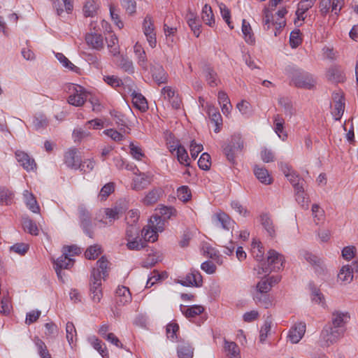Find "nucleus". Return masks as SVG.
Returning <instances> with one entry per match:
<instances>
[{
  "instance_id": "obj_12",
  "label": "nucleus",
  "mask_w": 358,
  "mask_h": 358,
  "mask_svg": "<svg viewBox=\"0 0 358 358\" xmlns=\"http://www.w3.org/2000/svg\"><path fill=\"white\" fill-rule=\"evenodd\" d=\"M350 319V315L348 312H341L335 310L331 314V326L336 329H339L345 331V324Z\"/></svg>"
},
{
  "instance_id": "obj_40",
  "label": "nucleus",
  "mask_w": 358,
  "mask_h": 358,
  "mask_svg": "<svg viewBox=\"0 0 358 358\" xmlns=\"http://www.w3.org/2000/svg\"><path fill=\"white\" fill-rule=\"evenodd\" d=\"M201 18L203 21L210 27H213L215 24V17L213 10L208 4H205L203 7Z\"/></svg>"
},
{
  "instance_id": "obj_54",
  "label": "nucleus",
  "mask_w": 358,
  "mask_h": 358,
  "mask_svg": "<svg viewBox=\"0 0 358 358\" xmlns=\"http://www.w3.org/2000/svg\"><path fill=\"white\" fill-rule=\"evenodd\" d=\"M134 52L135 55L137 57L138 63L139 65L144 67L145 64V52L142 46L138 44V43H136L134 46Z\"/></svg>"
},
{
  "instance_id": "obj_52",
  "label": "nucleus",
  "mask_w": 358,
  "mask_h": 358,
  "mask_svg": "<svg viewBox=\"0 0 358 358\" xmlns=\"http://www.w3.org/2000/svg\"><path fill=\"white\" fill-rule=\"evenodd\" d=\"M224 350L230 358H238L239 349L236 343L225 341Z\"/></svg>"
},
{
  "instance_id": "obj_45",
  "label": "nucleus",
  "mask_w": 358,
  "mask_h": 358,
  "mask_svg": "<svg viewBox=\"0 0 358 358\" xmlns=\"http://www.w3.org/2000/svg\"><path fill=\"white\" fill-rule=\"evenodd\" d=\"M164 138L169 151L171 153H173V152L176 150V148L180 145V141L176 139L174 135L169 131H166L164 133Z\"/></svg>"
},
{
  "instance_id": "obj_55",
  "label": "nucleus",
  "mask_w": 358,
  "mask_h": 358,
  "mask_svg": "<svg viewBox=\"0 0 358 358\" xmlns=\"http://www.w3.org/2000/svg\"><path fill=\"white\" fill-rule=\"evenodd\" d=\"M287 13V10L285 8L280 9L277 13V19L275 21V29L277 30L281 29L286 24V22L284 20L285 15Z\"/></svg>"
},
{
  "instance_id": "obj_26",
  "label": "nucleus",
  "mask_w": 358,
  "mask_h": 358,
  "mask_svg": "<svg viewBox=\"0 0 358 358\" xmlns=\"http://www.w3.org/2000/svg\"><path fill=\"white\" fill-rule=\"evenodd\" d=\"M158 216L159 219L169 221L173 217H176L178 215L177 210L173 206L165 205H158Z\"/></svg>"
},
{
  "instance_id": "obj_50",
  "label": "nucleus",
  "mask_w": 358,
  "mask_h": 358,
  "mask_svg": "<svg viewBox=\"0 0 358 358\" xmlns=\"http://www.w3.org/2000/svg\"><path fill=\"white\" fill-rule=\"evenodd\" d=\"M56 58L59 61L64 67L73 71L78 72L80 70L78 67L75 66L67 57H66L62 53H57L55 55Z\"/></svg>"
},
{
  "instance_id": "obj_64",
  "label": "nucleus",
  "mask_w": 358,
  "mask_h": 358,
  "mask_svg": "<svg viewBox=\"0 0 358 358\" xmlns=\"http://www.w3.org/2000/svg\"><path fill=\"white\" fill-rule=\"evenodd\" d=\"M140 212L137 209L131 210L127 213L126 221L127 224L135 225L139 219Z\"/></svg>"
},
{
  "instance_id": "obj_31",
  "label": "nucleus",
  "mask_w": 358,
  "mask_h": 358,
  "mask_svg": "<svg viewBox=\"0 0 358 358\" xmlns=\"http://www.w3.org/2000/svg\"><path fill=\"white\" fill-rule=\"evenodd\" d=\"M254 173L257 178L263 184L270 185L273 179L268 173V171L264 167L255 166L254 167Z\"/></svg>"
},
{
  "instance_id": "obj_44",
  "label": "nucleus",
  "mask_w": 358,
  "mask_h": 358,
  "mask_svg": "<svg viewBox=\"0 0 358 358\" xmlns=\"http://www.w3.org/2000/svg\"><path fill=\"white\" fill-rule=\"evenodd\" d=\"M169 17H166L164 24V31L166 38L167 43H173L174 41V34L176 31V27H173L170 23Z\"/></svg>"
},
{
  "instance_id": "obj_36",
  "label": "nucleus",
  "mask_w": 358,
  "mask_h": 358,
  "mask_svg": "<svg viewBox=\"0 0 358 358\" xmlns=\"http://www.w3.org/2000/svg\"><path fill=\"white\" fill-rule=\"evenodd\" d=\"M48 123L46 116L43 113H36L33 117L32 124L36 131L45 129Z\"/></svg>"
},
{
  "instance_id": "obj_21",
  "label": "nucleus",
  "mask_w": 358,
  "mask_h": 358,
  "mask_svg": "<svg viewBox=\"0 0 358 358\" xmlns=\"http://www.w3.org/2000/svg\"><path fill=\"white\" fill-rule=\"evenodd\" d=\"M64 162L69 167L78 169L81 162V158L78 155V150L76 148L69 149L65 153Z\"/></svg>"
},
{
  "instance_id": "obj_5",
  "label": "nucleus",
  "mask_w": 358,
  "mask_h": 358,
  "mask_svg": "<svg viewBox=\"0 0 358 358\" xmlns=\"http://www.w3.org/2000/svg\"><path fill=\"white\" fill-rule=\"evenodd\" d=\"M344 4L345 0H319V11L322 16H326L330 11L338 15Z\"/></svg>"
},
{
  "instance_id": "obj_6",
  "label": "nucleus",
  "mask_w": 358,
  "mask_h": 358,
  "mask_svg": "<svg viewBox=\"0 0 358 358\" xmlns=\"http://www.w3.org/2000/svg\"><path fill=\"white\" fill-rule=\"evenodd\" d=\"M243 148V141L239 135H234L231 137V142L223 146V151L227 159L234 163L235 155L238 151H241Z\"/></svg>"
},
{
  "instance_id": "obj_30",
  "label": "nucleus",
  "mask_w": 358,
  "mask_h": 358,
  "mask_svg": "<svg viewBox=\"0 0 358 358\" xmlns=\"http://www.w3.org/2000/svg\"><path fill=\"white\" fill-rule=\"evenodd\" d=\"M259 218L261 224L268 234L272 238L274 237L275 236V229L271 217L266 213H263Z\"/></svg>"
},
{
  "instance_id": "obj_41",
  "label": "nucleus",
  "mask_w": 358,
  "mask_h": 358,
  "mask_svg": "<svg viewBox=\"0 0 358 358\" xmlns=\"http://www.w3.org/2000/svg\"><path fill=\"white\" fill-rule=\"evenodd\" d=\"M33 341L41 358H52L45 343L41 339L36 336Z\"/></svg>"
},
{
  "instance_id": "obj_43",
  "label": "nucleus",
  "mask_w": 358,
  "mask_h": 358,
  "mask_svg": "<svg viewBox=\"0 0 358 358\" xmlns=\"http://www.w3.org/2000/svg\"><path fill=\"white\" fill-rule=\"evenodd\" d=\"M98 0H87L84 6L83 12L86 17H93L99 8Z\"/></svg>"
},
{
  "instance_id": "obj_14",
  "label": "nucleus",
  "mask_w": 358,
  "mask_h": 358,
  "mask_svg": "<svg viewBox=\"0 0 358 358\" xmlns=\"http://www.w3.org/2000/svg\"><path fill=\"white\" fill-rule=\"evenodd\" d=\"M334 106L331 114L336 120H340L345 110V98L339 93L333 94Z\"/></svg>"
},
{
  "instance_id": "obj_25",
  "label": "nucleus",
  "mask_w": 358,
  "mask_h": 358,
  "mask_svg": "<svg viewBox=\"0 0 358 358\" xmlns=\"http://www.w3.org/2000/svg\"><path fill=\"white\" fill-rule=\"evenodd\" d=\"M116 300L119 305H125L131 301V294L128 287H118L116 289Z\"/></svg>"
},
{
  "instance_id": "obj_16",
  "label": "nucleus",
  "mask_w": 358,
  "mask_h": 358,
  "mask_svg": "<svg viewBox=\"0 0 358 358\" xmlns=\"http://www.w3.org/2000/svg\"><path fill=\"white\" fill-rule=\"evenodd\" d=\"M306 324L304 322H298L292 326L288 334V338L292 343H298L306 332Z\"/></svg>"
},
{
  "instance_id": "obj_58",
  "label": "nucleus",
  "mask_w": 358,
  "mask_h": 358,
  "mask_svg": "<svg viewBox=\"0 0 358 358\" xmlns=\"http://www.w3.org/2000/svg\"><path fill=\"white\" fill-rule=\"evenodd\" d=\"M198 165L199 168L203 170H209L211 165V158L210 155L207 152L203 153L198 161Z\"/></svg>"
},
{
  "instance_id": "obj_10",
  "label": "nucleus",
  "mask_w": 358,
  "mask_h": 358,
  "mask_svg": "<svg viewBox=\"0 0 358 358\" xmlns=\"http://www.w3.org/2000/svg\"><path fill=\"white\" fill-rule=\"evenodd\" d=\"M143 29L149 45L155 48L157 44L155 20L149 15H147L144 19Z\"/></svg>"
},
{
  "instance_id": "obj_61",
  "label": "nucleus",
  "mask_w": 358,
  "mask_h": 358,
  "mask_svg": "<svg viewBox=\"0 0 358 358\" xmlns=\"http://www.w3.org/2000/svg\"><path fill=\"white\" fill-rule=\"evenodd\" d=\"M179 330V326L177 323L171 322L167 324L166 331L168 338L175 341L177 338L176 333Z\"/></svg>"
},
{
  "instance_id": "obj_11",
  "label": "nucleus",
  "mask_w": 358,
  "mask_h": 358,
  "mask_svg": "<svg viewBox=\"0 0 358 358\" xmlns=\"http://www.w3.org/2000/svg\"><path fill=\"white\" fill-rule=\"evenodd\" d=\"M73 259L71 257H67L66 255H62L58 257L56 260H54V268L57 273L58 278L61 281H64L62 269H69L73 265Z\"/></svg>"
},
{
  "instance_id": "obj_63",
  "label": "nucleus",
  "mask_w": 358,
  "mask_h": 358,
  "mask_svg": "<svg viewBox=\"0 0 358 358\" xmlns=\"http://www.w3.org/2000/svg\"><path fill=\"white\" fill-rule=\"evenodd\" d=\"M113 191L114 183L108 182L101 189L99 196L101 200H106Z\"/></svg>"
},
{
  "instance_id": "obj_42",
  "label": "nucleus",
  "mask_w": 358,
  "mask_h": 358,
  "mask_svg": "<svg viewBox=\"0 0 358 358\" xmlns=\"http://www.w3.org/2000/svg\"><path fill=\"white\" fill-rule=\"evenodd\" d=\"M251 252L256 260L259 262V265L263 263L264 250L261 242L253 241L252 243Z\"/></svg>"
},
{
  "instance_id": "obj_35",
  "label": "nucleus",
  "mask_w": 358,
  "mask_h": 358,
  "mask_svg": "<svg viewBox=\"0 0 358 358\" xmlns=\"http://www.w3.org/2000/svg\"><path fill=\"white\" fill-rule=\"evenodd\" d=\"M242 32L244 36L245 42L248 44L252 45L255 42V38L254 33L251 28V26L248 22L245 19L242 21Z\"/></svg>"
},
{
  "instance_id": "obj_37",
  "label": "nucleus",
  "mask_w": 358,
  "mask_h": 358,
  "mask_svg": "<svg viewBox=\"0 0 358 358\" xmlns=\"http://www.w3.org/2000/svg\"><path fill=\"white\" fill-rule=\"evenodd\" d=\"M132 103L134 106L141 111H145L148 108V103L145 98L135 91L131 93Z\"/></svg>"
},
{
  "instance_id": "obj_1",
  "label": "nucleus",
  "mask_w": 358,
  "mask_h": 358,
  "mask_svg": "<svg viewBox=\"0 0 358 358\" xmlns=\"http://www.w3.org/2000/svg\"><path fill=\"white\" fill-rule=\"evenodd\" d=\"M157 215H152L148 221V224L141 230L142 239L138 237L127 240V246L129 250H138L144 248H152L148 243H155L157 241Z\"/></svg>"
},
{
  "instance_id": "obj_27",
  "label": "nucleus",
  "mask_w": 358,
  "mask_h": 358,
  "mask_svg": "<svg viewBox=\"0 0 358 358\" xmlns=\"http://www.w3.org/2000/svg\"><path fill=\"white\" fill-rule=\"evenodd\" d=\"M180 310L187 318L190 319L201 314L204 311V308L200 305L191 306L180 305Z\"/></svg>"
},
{
  "instance_id": "obj_46",
  "label": "nucleus",
  "mask_w": 358,
  "mask_h": 358,
  "mask_svg": "<svg viewBox=\"0 0 358 358\" xmlns=\"http://www.w3.org/2000/svg\"><path fill=\"white\" fill-rule=\"evenodd\" d=\"M177 353L179 358H192L194 349L188 343H182L178 346Z\"/></svg>"
},
{
  "instance_id": "obj_39",
  "label": "nucleus",
  "mask_w": 358,
  "mask_h": 358,
  "mask_svg": "<svg viewBox=\"0 0 358 358\" xmlns=\"http://www.w3.org/2000/svg\"><path fill=\"white\" fill-rule=\"evenodd\" d=\"M129 154L134 159L146 162L147 157L141 148L135 145L133 142H131L129 144Z\"/></svg>"
},
{
  "instance_id": "obj_3",
  "label": "nucleus",
  "mask_w": 358,
  "mask_h": 358,
  "mask_svg": "<svg viewBox=\"0 0 358 358\" xmlns=\"http://www.w3.org/2000/svg\"><path fill=\"white\" fill-rule=\"evenodd\" d=\"M292 82L296 87L305 89H311L315 85V80L312 75L300 69L294 71Z\"/></svg>"
},
{
  "instance_id": "obj_56",
  "label": "nucleus",
  "mask_w": 358,
  "mask_h": 358,
  "mask_svg": "<svg viewBox=\"0 0 358 358\" xmlns=\"http://www.w3.org/2000/svg\"><path fill=\"white\" fill-rule=\"evenodd\" d=\"M219 8H220V13H221V15H222L223 20L226 22V23L228 24V26L229 27V28L231 29H234V26L231 24L232 23L230 21L231 12L229 10V9L223 3H219Z\"/></svg>"
},
{
  "instance_id": "obj_20",
  "label": "nucleus",
  "mask_w": 358,
  "mask_h": 358,
  "mask_svg": "<svg viewBox=\"0 0 358 358\" xmlns=\"http://www.w3.org/2000/svg\"><path fill=\"white\" fill-rule=\"evenodd\" d=\"M85 41L88 46L96 50L104 47L103 38L101 34L90 32L85 35Z\"/></svg>"
},
{
  "instance_id": "obj_18",
  "label": "nucleus",
  "mask_w": 358,
  "mask_h": 358,
  "mask_svg": "<svg viewBox=\"0 0 358 358\" xmlns=\"http://www.w3.org/2000/svg\"><path fill=\"white\" fill-rule=\"evenodd\" d=\"M153 179L154 176L149 173H141L136 174L133 179V188L136 190L143 189L151 184Z\"/></svg>"
},
{
  "instance_id": "obj_4",
  "label": "nucleus",
  "mask_w": 358,
  "mask_h": 358,
  "mask_svg": "<svg viewBox=\"0 0 358 358\" xmlns=\"http://www.w3.org/2000/svg\"><path fill=\"white\" fill-rule=\"evenodd\" d=\"M344 331L331 325H326L320 334L322 345L329 346L336 343L344 335Z\"/></svg>"
},
{
  "instance_id": "obj_23",
  "label": "nucleus",
  "mask_w": 358,
  "mask_h": 358,
  "mask_svg": "<svg viewBox=\"0 0 358 358\" xmlns=\"http://www.w3.org/2000/svg\"><path fill=\"white\" fill-rule=\"evenodd\" d=\"M213 219L217 225L220 224L221 227L226 230H229L234 224V222L224 212L215 213Z\"/></svg>"
},
{
  "instance_id": "obj_17",
  "label": "nucleus",
  "mask_w": 358,
  "mask_h": 358,
  "mask_svg": "<svg viewBox=\"0 0 358 358\" xmlns=\"http://www.w3.org/2000/svg\"><path fill=\"white\" fill-rule=\"evenodd\" d=\"M79 217L80 220V226L84 232L90 238H92L93 230L89 212L85 208L80 207L79 208Z\"/></svg>"
},
{
  "instance_id": "obj_62",
  "label": "nucleus",
  "mask_w": 358,
  "mask_h": 358,
  "mask_svg": "<svg viewBox=\"0 0 358 358\" xmlns=\"http://www.w3.org/2000/svg\"><path fill=\"white\" fill-rule=\"evenodd\" d=\"M95 165L96 162L93 158L87 159L84 160L83 162L82 161L80 162V165L78 169L83 172L89 173L94 169Z\"/></svg>"
},
{
  "instance_id": "obj_53",
  "label": "nucleus",
  "mask_w": 358,
  "mask_h": 358,
  "mask_svg": "<svg viewBox=\"0 0 358 358\" xmlns=\"http://www.w3.org/2000/svg\"><path fill=\"white\" fill-rule=\"evenodd\" d=\"M286 178L293 185L294 189H299L304 185V180L300 178L295 172H292L290 174L287 175Z\"/></svg>"
},
{
  "instance_id": "obj_22",
  "label": "nucleus",
  "mask_w": 358,
  "mask_h": 358,
  "mask_svg": "<svg viewBox=\"0 0 358 358\" xmlns=\"http://www.w3.org/2000/svg\"><path fill=\"white\" fill-rule=\"evenodd\" d=\"M207 113L210 121L215 124L214 131L215 133L220 132L222 125V118L218 110L213 106H208Z\"/></svg>"
},
{
  "instance_id": "obj_29",
  "label": "nucleus",
  "mask_w": 358,
  "mask_h": 358,
  "mask_svg": "<svg viewBox=\"0 0 358 358\" xmlns=\"http://www.w3.org/2000/svg\"><path fill=\"white\" fill-rule=\"evenodd\" d=\"M187 21L189 27L196 37H199L201 34V24L199 20L196 18V15L189 10L187 16Z\"/></svg>"
},
{
  "instance_id": "obj_15",
  "label": "nucleus",
  "mask_w": 358,
  "mask_h": 358,
  "mask_svg": "<svg viewBox=\"0 0 358 358\" xmlns=\"http://www.w3.org/2000/svg\"><path fill=\"white\" fill-rule=\"evenodd\" d=\"M178 282L186 287H201L203 282L202 276L199 271L192 270L186 275L184 279L180 280Z\"/></svg>"
},
{
  "instance_id": "obj_48",
  "label": "nucleus",
  "mask_w": 358,
  "mask_h": 358,
  "mask_svg": "<svg viewBox=\"0 0 358 358\" xmlns=\"http://www.w3.org/2000/svg\"><path fill=\"white\" fill-rule=\"evenodd\" d=\"M117 65L124 72L133 73L134 67L133 63L128 58L121 55L120 59L116 62Z\"/></svg>"
},
{
  "instance_id": "obj_9",
  "label": "nucleus",
  "mask_w": 358,
  "mask_h": 358,
  "mask_svg": "<svg viewBox=\"0 0 358 358\" xmlns=\"http://www.w3.org/2000/svg\"><path fill=\"white\" fill-rule=\"evenodd\" d=\"M90 295L92 301L99 303L103 296L101 289V274L94 271L91 273Z\"/></svg>"
},
{
  "instance_id": "obj_7",
  "label": "nucleus",
  "mask_w": 358,
  "mask_h": 358,
  "mask_svg": "<svg viewBox=\"0 0 358 358\" xmlns=\"http://www.w3.org/2000/svg\"><path fill=\"white\" fill-rule=\"evenodd\" d=\"M88 97V93L80 85H73L70 88V95L68 98L69 104L75 106H81Z\"/></svg>"
},
{
  "instance_id": "obj_33",
  "label": "nucleus",
  "mask_w": 358,
  "mask_h": 358,
  "mask_svg": "<svg viewBox=\"0 0 358 358\" xmlns=\"http://www.w3.org/2000/svg\"><path fill=\"white\" fill-rule=\"evenodd\" d=\"M253 299L258 306H264L265 308H268L271 306V301L268 293L255 291Z\"/></svg>"
},
{
  "instance_id": "obj_59",
  "label": "nucleus",
  "mask_w": 358,
  "mask_h": 358,
  "mask_svg": "<svg viewBox=\"0 0 358 358\" xmlns=\"http://www.w3.org/2000/svg\"><path fill=\"white\" fill-rule=\"evenodd\" d=\"M177 194L178 199L183 202L188 201L192 197L190 189L187 186L179 187Z\"/></svg>"
},
{
  "instance_id": "obj_60",
  "label": "nucleus",
  "mask_w": 358,
  "mask_h": 358,
  "mask_svg": "<svg viewBox=\"0 0 358 358\" xmlns=\"http://www.w3.org/2000/svg\"><path fill=\"white\" fill-rule=\"evenodd\" d=\"M66 339L70 345H72L74 338H76L77 334L74 324L69 322L66 325Z\"/></svg>"
},
{
  "instance_id": "obj_2",
  "label": "nucleus",
  "mask_w": 358,
  "mask_h": 358,
  "mask_svg": "<svg viewBox=\"0 0 358 358\" xmlns=\"http://www.w3.org/2000/svg\"><path fill=\"white\" fill-rule=\"evenodd\" d=\"M283 263V256L274 250H270L268 252L267 263H261L259 267L262 273L277 271L282 267Z\"/></svg>"
},
{
  "instance_id": "obj_19",
  "label": "nucleus",
  "mask_w": 358,
  "mask_h": 358,
  "mask_svg": "<svg viewBox=\"0 0 358 358\" xmlns=\"http://www.w3.org/2000/svg\"><path fill=\"white\" fill-rule=\"evenodd\" d=\"M15 157L20 165L27 171H33L36 167V164L33 158L27 153L22 151H17Z\"/></svg>"
},
{
  "instance_id": "obj_51",
  "label": "nucleus",
  "mask_w": 358,
  "mask_h": 358,
  "mask_svg": "<svg viewBox=\"0 0 358 358\" xmlns=\"http://www.w3.org/2000/svg\"><path fill=\"white\" fill-rule=\"evenodd\" d=\"M22 226L24 231H27L31 235L37 236L39 232V229L36 224L29 218H24L22 221Z\"/></svg>"
},
{
  "instance_id": "obj_28",
  "label": "nucleus",
  "mask_w": 358,
  "mask_h": 358,
  "mask_svg": "<svg viewBox=\"0 0 358 358\" xmlns=\"http://www.w3.org/2000/svg\"><path fill=\"white\" fill-rule=\"evenodd\" d=\"M23 197L27 207L34 213H40V207L34 194L28 190H24Z\"/></svg>"
},
{
  "instance_id": "obj_8",
  "label": "nucleus",
  "mask_w": 358,
  "mask_h": 358,
  "mask_svg": "<svg viewBox=\"0 0 358 358\" xmlns=\"http://www.w3.org/2000/svg\"><path fill=\"white\" fill-rule=\"evenodd\" d=\"M160 95L163 99L169 102L173 108H180L182 100L175 88L171 86H164L160 90Z\"/></svg>"
},
{
  "instance_id": "obj_38",
  "label": "nucleus",
  "mask_w": 358,
  "mask_h": 358,
  "mask_svg": "<svg viewBox=\"0 0 358 358\" xmlns=\"http://www.w3.org/2000/svg\"><path fill=\"white\" fill-rule=\"evenodd\" d=\"M176 157L178 162L185 166H189L190 164L189 157L187 150L184 146L179 145L176 148Z\"/></svg>"
},
{
  "instance_id": "obj_57",
  "label": "nucleus",
  "mask_w": 358,
  "mask_h": 358,
  "mask_svg": "<svg viewBox=\"0 0 358 358\" xmlns=\"http://www.w3.org/2000/svg\"><path fill=\"white\" fill-rule=\"evenodd\" d=\"M101 252V248L99 245L90 246L85 251V255L88 259H96Z\"/></svg>"
},
{
  "instance_id": "obj_34",
  "label": "nucleus",
  "mask_w": 358,
  "mask_h": 358,
  "mask_svg": "<svg viewBox=\"0 0 358 358\" xmlns=\"http://www.w3.org/2000/svg\"><path fill=\"white\" fill-rule=\"evenodd\" d=\"M314 3L306 0H301L298 3L297 10L296 11V16L298 20H304L306 18L305 13L313 6Z\"/></svg>"
},
{
  "instance_id": "obj_13",
  "label": "nucleus",
  "mask_w": 358,
  "mask_h": 358,
  "mask_svg": "<svg viewBox=\"0 0 358 358\" xmlns=\"http://www.w3.org/2000/svg\"><path fill=\"white\" fill-rule=\"evenodd\" d=\"M127 203L126 201H120L117 203L112 208H108L105 209V215L110 222L115 221L120 218V217L125 212L127 209Z\"/></svg>"
},
{
  "instance_id": "obj_24",
  "label": "nucleus",
  "mask_w": 358,
  "mask_h": 358,
  "mask_svg": "<svg viewBox=\"0 0 358 358\" xmlns=\"http://www.w3.org/2000/svg\"><path fill=\"white\" fill-rule=\"evenodd\" d=\"M202 73L209 86L215 87L218 85L220 80L218 79L217 73L211 66L209 65L204 66Z\"/></svg>"
},
{
  "instance_id": "obj_49",
  "label": "nucleus",
  "mask_w": 358,
  "mask_h": 358,
  "mask_svg": "<svg viewBox=\"0 0 358 358\" xmlns=\"http://www.w3.org/2000/svg\"><path fill=\"white\" fill-rule=\"evenodd\" d=\"M97 267L94 268L92 272L96 271L101 274V280L104 279L107 275V268L108 265V260L102 257L96 262Z\"/></svg>"
},
{
  "instance_id": "obj_32",
  "label": "nucleus",
  "mask_w": 358,
  "mask_h": 358,
  "mask_svg": "<svg viewBox=\"0 0 358 358\" xmlns=\"http://www.w3.org/2000/svg\"><path fill=\"white\" fill-rule=\"evenodd\" d=\"M284 124L285 120L281 115L278 114L274 115V130L276 134L278 136V137L281 138L282 141H285L287 137L286 132L284 131Z\"/></svg>"
},
{
  "instance_id": "obj_47",
  "label": "nucleus",
  "mask_w": 358,
  "mask_h": 358,
  "mask_svg": "<svg viewBox=\"0 0 358 358\" xmlns=\"http://www.w3.org/2000/svg\"><path fill=\"white\" fill-rule=\"evenodd\" d=\"M338 279L345 283H350L353 279V272L350 265L343 266L339 273L338 274Z\"/></svg>"
}]
</instances>
